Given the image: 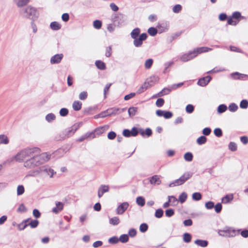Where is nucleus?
<instances>
[{"instance_id":"nucleus-1","label":"nucleus","mask_w":248,"mask_h":248,"mask_svg":"<svg viewBox=\"0 0 248 248\" xmlns=\"http://www.w3.org/2000/svg\"><path fill=\"white\" fill-rule=\"evenodd\" d=\"M50 158V155L47 153L41 154L39 148H34L31 155L24 162V166L27 168H33L45 163Z\"/></svg>"},{"instance_id":"nucleus-2","label":"nucleus","mask_w":248,"mask_h":248,"mask_svg":"<svg viewBox=\"0 0 248 248\" xmlns=\"http://www.w3.org/2000/svg\"><path fill=\"white\" fill-rule=\"evenodd\" d=\"M34 150L33 148L26 149L18 153L14 157L16 161L22 162L29 158Z\"/></svg>"},{"instance_id":"nucleus-3","label":"nucleus","mask_w":248,"mask_h":248,"mask_svg":"<svg viewBox=\"0 0 248 248\" xmlns=\"http://www.w3.org/2000/svg\"><path fill=\"white\" fill-rule=\"evenodd\" d=\"M240 231V230H236L232 227H225L222 230H219L218 233L221 236L232 237L239 234Z\"/></svg>"},{"instance_id":"nucleus-4","label":"nucleus","mask_w":248,"mask_h":248,"mask_svg":"<svg viewBox=\"0 0 248 248\" xmlns=\"http://www.w3.org/2000/svg\"><path fill=\"white\" fill-rule=\"evenodd\" d=\"M125 110V108H123L121 110L119 108H111L107 109V110L101 112L98 115L94 116V118L96 119L98 117L104 118L107 116L114 115L120 113L121 112Z\"/></svg>"},{"instance_id":"nucleus-5","label":"nucleus","mask_w":248,"mask_h":248,"mask_svg":"<svg viewBox=\"0 0 248 248\" xmlns=\"http://www.w3.org/2000/svg\"><path fill=\"white\" fill-rule=\"evenodd\" d=\"M35 175L43 173L45 176H48L52 178L54 174V170L47 166H42L34 171Z\"/></svg>"},{"instance_id":"nucleus-6","label":"nucleus","mask_w":248,"mask_h":248,"mask_svg":"<svg viewBox=\"0 0 248 248\" xmlns=\"http://www.w3.org/2000/svg\"><path fill=\"white\" fill-rule=\"evenodd\" d=\"M23 16L31 19H34L37 17L38 13L36 10L32 7L28 6L23 12Z\"/></svg>"},{"instance_id":"nucleus-7","label":"nucleus","mask_w":248,"mask_h":248,"mask_svg":"<svg viewBox=\"0 0 248 248\" xmlns=\"http://www.w3.org/2000/svg\"><path fill=\"white\" fill-rule=\"evenodd\" d=\"M159 78L156 76H152L148 78L146 82L139 89L138 92L141 93L146 90L148 88L153 86L155 83L157 82Z\"/></svg>"},{"instance_id":"nucleus-8","label":"nucleus","mask_w":248,"mask_h":248,"mask_svg":"<svg viewBox=\"0 0 248 248\" xmlns=\"http://www.w3.org/2000/svg\"><path fill=\"white\" fill-rule=\"evenodd\" d=\"M191 177V174L189 172L185 173L179 179L169 184L170 187H173L177 186H180L183 184L186 181Z\"/></svg>"},{"instance_id":"nucleus-9","label":"nucleus","mask_w":248,"mask_h":248,"mask_svg":"<svg viewBox=\"0 0 248 248\" xmlns=\"http://www.w3.org/2000/svg\"><path fill=\"white\" fill-rule=\"evenodd\" d=\"M147 35L145 33L141 34L139 37H137L136 39H134L133 44L136 47L140 46L143 43V41L147 39Z\"/></svg>"},{"instance_id":"nucleus-10","label":"nucleus","mask_w":248,"mask_h":248,"mask_svg":"<svg viewBox=\"0 0 248 248\" xmlns=\"http://www.w3.org/2000/svg\"><path fill=\"white\" fill-rule=\"evenodd\" d=\"M129 206L127 202H124L121 203L117 208L116 213L118 215L123 214Z\"/></svg>"},{"instance_id":"nucleus-11","label":"nucleus","mask_w":248,"mask_h":248,"mask_svg":"<svg viewBox=\"0 0 248 248\" xmlns=\"http://www.w3.org/2000/svg\"><path fill=\"white\" fill-rule=\"evenodd\" d=\"M156 114L159 117L163 116L165 119H169L172 116V113L171 112L160 109L156 111Z\"/></svg>"},{"instance_id":"nucleus-12","label":"nucleus","mask_w":248,"mask_h":248,"mask_svg":"<svg viewBox=\"0 0 248 248\" xmlns=\"http://www.w3.org/2000/svg\"><path fill=\"white\" fill-rule=\"evenodd\" d=\"M197 56V54H195L194 53V51L192 52H190L187 54H185L181 56L180 58L182 62H187L193 58Z\"/></svg>"},{"instance_id":"nucleus-13","label":"nucleus","mask_w":248,"mask_h":248,"mask_svg":"<svg viewBox=\"0 0 248 248\" xmlns=\"http://www.w3.org/2000/svg\"><path fill=\"white\" fill-rule=\"evenodd\" d=\"M63 58L62 54H58L52 56L50 59V63L51 64L59 63L61 62Z\"/></svg>"},{"instance_id":"nucleus-14","label":"nucleus","mask_w":248,"mask_h":248,"mask_svg":"<svg viewBox=\"0 0 248 248\" xmlns=\"http://www.w3.org/2000/svg\"><path fill=\"white\" fill-rule=\"evenodd\" d=\"M95 138V135L94 134V132H88L86 133L85 135L82 136L81 137H80L77 140L78 141H82L83 140L87 139H94Z\"/></svg>"},{"instance_id":"nucleus-15","label":"nucleus","mask_w":248,"mask_h":248,"mask_svg":"<svg viewBox=\"0 0 248 248\" xmlns=\"http://www.w3.org/2000/svg\"><path fill=\"white\" fill-rule=\"evenodd\" d=\"M56 206L54 207L52 211L54 213L57 214L61 211L63 208V204L60 202H56Z\"/></svg>"},{"instance_id":"nucleus-16","label":"nucleus","mask_w":248,"mask_h":248,"mask_svg":"<svg viewBox=\"0 0 248 248\" xmlns=\"http://www.w3.org/2000/svg\"><path fill=\"white\" fill-rule=\"evenodd\" d=\"M109 128V126L108 125H105L96 128L94 131V133H96V134L99 135L103 133L105 131L107 130Z\"/></svg>"},{"instance_id":"nucleus-17","label":"nucleus","mask_w":248,"mask_h":248,"mask_svg":"<svg viewBox=\"0 0 248 248\" xmlns=\"http://www.w3.org/2000/svg\"><path fill=\"white\" fill-rule=\"evenodd\" d=\"M109 186L106 185H102L99 188L98 191V196L99 198L101 197L104 193L108 192Z\"/></svg>"},{"instance_id":"nucleus-18","label":"nucleus","mask_w":248,"mask_h":248,"mask_svg":"<svg viewBox=\"0 0 248 248\" xmlns=\"http://www.w3.org/2000/svg\"><path fill=\"white\" fill-rule=\"evenodd\" d=\"M231 76L234 79H239L244 80L248 78V75L246 74H240L238 72L232 73Z\"/></svg>"},{"instance_id":"nucleus-19","label":"nucleus","mask_w":248,"mask_h":248,"mask_svg":"<svg viewBox=\"0 0 248 248\" xmlns=\"http://www.w3.org/2000/svg\"><path fill=\"white\" fill-rule=\"evenodd\" d=\"M211 79V77L206 76L205 78L200 79L198 82V84L201 86H205L208 83Z\"/></svg>"},{"instance_id":"nucleus-20","label":"nucleus","mask_w":248,"mask_h":248,"mask_svg":"<svg viewBox=\"0 0 248 248\" xmlns=\"http://www.w3.org/2000/svg\"><path fill=\"white\" fill-rule=\"evenodd\" d=\"M161 182L159 176L156 175H154L150 178V182L152 185H159Z\"/></svg>"},{"instance_id":"nucleus-21","label":"nucleus","mask_w":248,"mask_h":248,"mask_svg":"<svg viewBox=\"0 0 248 248\" xmlns=\"http://www.w3.org/2000/svg\"><path fill=\"white\" fill-rule=\"evenodd\" d=\"M211 50H212L211 48L208 47H201L194 50V53H195V54H197V55L198 54H200L203 52H206Z\"/></svg>"},{"instance_id":"nucleus-22","label":"nucleus","mask_w":248,"mask_h":248,"mask_svg":"<svg viewBox=\"0 0 248 248\" xmlns=\"http://www.w3.org/2000/svg\"><path fill=\"white\" fill-rule=\"evenodd\" d=\"M9 142L8 137L4 134L0 135V144H7Z\"/></svg>"},{"instance_id":"nucleus-23","label":"nucleus","mask_w":248,"mask_h":248,"mask_svg":"<svg viewBox=\"0 0 248 248\" xmlns=\"http://www.w3.org/2000/svg\"><path fill=\"white\" fill-rule=\"evenodd\" d=\"M140 31V29L138 28L133 30L130 33L131 38L133 39H136V38L139 35Z\"/></svg>"},{"instance_id":"nucleus-24","label":"nucleus","mask_w":248,"mask_h":248,"mask_svg":"<svg viewBox=\"0 0 248 248\" xmlns=\"http://www.w3.org/2000/svg\"><path fill=\"white\" fill-rule=\"evenodd\" d=\"M233 199V194H229L224 196L222 199V202L224 203H227L232 201Z\"/></svg>"},{"instance_id":"nucleus-25","label":"nucleus","mask_w":248,"mask_h":248,"mask_svg":"<svg viewBox=\"0 0 248 248\" xmlns=\"http://www.w3.org/2000/svg\"><path fill=\"white\" fill-rule=\"evenodd\" d=\"M82 106V103L79 101H75L73 102L72 107L73 109L76 111L79 110Z\"/></svg>"},{"instance_id":"nucleus-26","label":"nucleus","mask_w":248,"mask_h":248,"mask_svg":"<svg viewBox=\"0 0 248 248\" xmlns=\"http://www.w3.org/2000/svg\"><path fill=\"white\" fill-rule=\"evenodd\" d=\"M195 244L202 247H206L208 245V242L206 240L197 239L195 241Z\"/></svg>"},{"instance_id":"nucleus-27","label":"nucleus","mask_w":248,"mask_h":248,"mask_svg":"<svg viewBox=\"0 0 248 248\" xmlns=\"http://www.w3.org/2000/svg\"><path fill=\"white\" fill-rule=\"evenodd\" d=\"M50 27L53 30H58L61 28V26L58 22L54 21L50 23Z\"/></svg>"},{"instance_id":"nucleus-28","label":"nucleus","mask_w":248,"mask_h":248,"mask_svg":"<svg viewBox=\"0 0 248 248\" xmlns=\"http://www.w3.org/2000/svg\"><path fill=\"white\" fill-rule=\"evenodd\" d=\"M30 0H15V2L18 7H22L27 4Z\"/></svg>"},{"instance_id":"nucleus-29","label":"nucleus","mask_w":248,"mask_h":248,"mask_svg":"<svg viewBox=\"0 0 248 248\" xmlns=\"http://www.w3.org/2000/svg\"><path fill=\"white\" fill-rule=\"evenodd\" d=\"M169 202H170L171 205L175 206L178 203V200L173 196H168Z\"/></svg>"},{"instance_id":"nucleus-30","label":"nucleus","mask_w":248,"mask_h":248,"mask_svg":"<svg viewBox=\"0 0 248 248\" xmlns=\"http://www.w3.org/2000/svg\"><path fill=\"white\" fill-rule=\"evenodd\" d=\"M30 220V218L27 219L23 221H22V223L19 224L18 225V228L20 230H24L27 226H28V224L27 222H28Z\"/></svg>"},{"instance_id":"nucleus-31","label":"nucleus","mask_w":248,"mask_h":248,"mask_svg":"<svg viewBox=\"0 0 248 248\" xmlns=\"http://www.w3.org/2000/svg\"><path fill=\"white\" fill-rule=\"evenodd\" d=\"M27 223L28 224V225L31 226V228H34L38 226L39 221L36 219L31 220L30 219L29 221L27 222Z\"/></svg>"},{"instance_id":"nucleus-32","label":"nucleus","mask_w":248,"mask_h":248,"mask_svg":"<svg viewBox=\"0 0 248 248\" xmlns=\"http://www.w3.org/2000/svg\"><path fill=\"white\" fill-rule=\"evenodd\" d=\"M191 235L187 232H186L183 234V240L186 243H189L191 240Z\"/></svg>"},{"instance_id":"nucleus-33","label":"nucleus","mask_w":248,"mask_h":248,"mask_svg":"<svg viewBox=\"0 0 248 248\" xmlns=\"http://www.w3.org/2000/svg\"><path fill=\"white\" fill-rule=\"evenodd\" d=\"M95 65L100 70H104L106 68L105 64L101 61H96Z\"/></svg>"},{"instance_id":"nucleus-34","label":"nucleus","mask_w":248,"mask_h":248,"mask_svg":"<svg viewBox=\"0 0 248 248\" xmlns=\"http://www.w3.org/2000/svg\"><path fill=\"white\" fill-rule=\"evenodd\" d=\"M120 223L119 218L115 217L109 219V223L113 225H118Z\"/></svg>"},{"instance_id":"nucleus-35","label":"nucleus","mask_w":248,"mask_h":248,"mask_svg":"<svg viewBox=\"0 0 248 248\" xmlns=\"http://www.w3.org/2000/svg\"><path fill=\"white\" fill-rule=\"evenodd\" d=\"M138 108L136 107H131L128 109V114L130 116L132 117L134 116L137 111Z\"/></svg>"},{"instance_id":"nucleus-36","label":"nucleus","mask_w":248,"mask_h":248,"mask_svg":"<svg viewBox=\"0 0 248 248\" xmlns=\"http://www.w3.org/2000/svg\"><path fill=\"white\" fill-rule=\"evenodd\" d=\"M136 202L139 205L143 206L145 204V200L142 197H138L136 199Z\"/></svg>"},{"instance_id":"nucleus-37","label":"nucleus","mask_w":248,"mask_h":248,"mask_svg":"<svg viewBox=\"0 0 248 248\" xmlns=\"http://www.w3.org/2000/svg\"><path fill=\"white\" fill-rule=\"evenodd\" d=\"M172 89H171V87L170 88H164L163 89L160 93H158V95L159 96H161L164 94H168Z\"/></svg>"},{"instance_id":"nucleus-38","label":"nucleus","mask_w":248,"mask_h":248,"mask_svg":"<svg viewBox=\"0 0 248 248\" xmlns=\"http://www.w3.org/2000/svg\"><path fill=\"white\" fill-rule=\"evenodd\" d=\"M25 192L24 187L22 185H19L17 187V195L18 196L22 195Z\"/></svg>"},{"instance_id":"nucleus-39","label":"nucleus","mask_w":248,"mask_h":248,"mask_svg":"<svg viewBox=\"0 0 248 248\" xmlns=\"http://www.w3.org/2000/svg\"><path fill=\"white\" fill-rule=\"evenodd\" d=\"M187 199V194L185 192H183L179 197V201L181 203L184 202Z\"/></svg>"},{"instance_id":"nucleus-40","label":"nucleus","mask_w":248,"mask_h":248,"mask_svg":"<svg viewBox=\"0 0 248 248\" xmlns=\"http://www.w3.org/2000/svg\"><path fill=\"white\" fill-rule=\"evenodd\" d=\"M206 141V138L203 136H201L197 140V142L198 144L201 145L204 144Z\"/></svg>"},{"instance_id":"nucleus-41","label":"nucleus","mask_w":248,"mask_h":248,"mask_svg":"<svg viewBox=\"0 0 248 248\" xmlns=\"http://www.w3.org/2000/svg\"><path fill=\"white\" fill-rule=\"evenodd\" d=\"M128 239L129 237L128 235L122 234L120 236L119 240L122 243H126L128 241Z\"/></svg>"},{"instance_id":"nucleus-42","label":"nucleus","mask_w":248,"mask_h":248,"mask_svg":"<svg viewBox=\"0 0 248 248\" xmlns=\"http://www.w3.org/2000/svg\"><path fill=\"white\" fill-rule=\"evenodd\" d=\"M184 158L187 161H191L193 159V155L191 153L187 152L185 154Z\"/></svg>"},{"instance_id":"nucleus-43","label":"nucleus","mask_w":248,"mask_h":248,"mask_svg":"<svg viewBox=\"0 0 248 248\" xmlns=\"http://www.w3.org/2000/svg\"><path fill=\"white\" fill-rule=\"evenodd\" d=\"M93 26L94 28L96 29H99L101 28L102 26V22L100 20H96L94 21L93 23Z\"/></svg>"},{"instance_id":"nucleus-44","label":"nucleus","mask_w":248,"mask_h":248,"mask_svg":"<svg viewBox=\"0 0 248 248\" xmlns=\"http://www.w3.org/2000/svg\"><path fill=\"white\" fill-rule=\"evenodd\" d=\"M202 198V195L199 192H195L192 194V199L195 201H199Z\"/></svg>"},{"instance_id":"nucleus-45","label":"nucleus","mask_w":248,"mask_h":248,"mask_svg":"<svg viewBox=\"0 0 248 248\" xmlns=\"http://www.w3.org/2000/svg\"><path fill=\"white\" fill-rule=\"evenodd\" d=\"M163 214V211L161 209H158L155 211V217L157 218H160L162 217Z\"/></svg>"},{"instance_id":"nucleus-46","label":"nucleus","mask_w":248,"mask_h":248,"mask_svg":"<svg viewBox=\"0 0 248 248\" xmlns=\"http://www.w3.org/2000/svg\"><path fill=\"white\" fill-rule=\"evenodd\" d=\"M148 32L150 35L154 36L157 33V30L154 27H151L148 29Z\"/></svg>"},{"instance_id":"nucleus-47","label":"nucleus","mask_w":248,"mask_h":248,"mask_svg":"<svg viewBox=\"0 0 248 248\" xmlns=\"http://www.w3.org/2000/svg\"><path fill=\"white\" fill-rule=\"evenodd\" d=\"M153 61L151 59H149L145 61V67L146 69L150 68L153 64Z\"/></svg>"},{"instance_id":"nucleus-48","label":"nucleus","mask_w":248,"mask_h":248,"mask_svg":"<svg viewBox=\"0 0 248 248\" xmlns=\"http://www.w3.org/2000/svg\"><path fill=\"white\" fill-rule=\"evenodd\" d=\"M227 109V107L225 105H220L218 107L217 111L218 113H223Z\"/></svg>"},{"instance_id":"nucleus-49","label":"nucleus","mask_w":248,"mask_h":248,"mask_svg":"<svg viewBox=\"0 0 248 248\" xmlns=\"http://www.w3.org/2000/svg\"><path fill=\"white\" fill-rule=\"evenodd\" d=\"M229 149L232 151H235L237 150V145L235 143L231 142L229 145Z\"/></svg>"},{"instance_id":"nucleus-50","label":"nucleus","mask_w":248,"mask_h":248,"mask_svg":"<svg viewBox=\"0 0 248 248\" xmlns=\"http://www.w3.org/2000/svg\"><path fill=\"white\" fill-rule=\"evenodd\" d=\"M55 119V116L53 113H49L46 117V119L47 122H51Z\"/></svg>"},{"instance_id":"nucleus-51","label":"nucleus","mask_w":248,"mask_h":248,"mask_svg":"<svg viewBox=\"0 0 248 248\" xmlns=\"http://www.w3.org/2000/svg\"><path fill=\"white\" fill-rule=\"evenodd\" d=\"M148 229V225L146 223H142L140 225V230L142 232H145Z\"/></svg>"},{"instance_id":"nucleus-52","label":"nucleus","mask_w":248,"mask_h":248,"mask_svg":"<svg viewBox=\"0 0 248 248\" xmlns=\"http://www.w3.org/2000/svg\"><path fill=\"white\" fill-rule=\"evenodd\" d=\"M240 107L242 108H246L248 107V101L247 100H243L240 102Z\"/></svg>"},{"instance_id":"nucleus-53","label":"nucleus","mask_w":248,"mask_h":248,"mask_svg":"<svg viewBox=\"0 0 248 248\" xmlns=\"http://www.w3.org/2000/svg\"><path fill=\"white\" fill-rule=\"evenodd\" d=\"M164 104V100L163 98H158L155 103V104L157 107H162Z\"/></svg>"},{"instance_id":"nucleus-54","label":"nucleus","mask_w":248,"mask_h":248,"mask_svg":"<svg viewBox=\"0 0 248 248\" xmlns=\"http://www.w3.org/2000/svg\"><path fill=\"white\" fill-rule=\"evenodd\" d=\"M214 133L215 135L217 137H221L222 135V131H221V129H220L219 128H217L215 129V130L214 131Z\"/></svg>"},{"instance_id":"nucleus-55","label":"nucleus","mask_w":248,"mask_h":248,"mask_svg":"<svg viewBox=\"0 0 248 248\" xmlns=\"http://www.w3.org/2000/svg\"><path fill=\"white\" fill-rule=\"evenodd\" d=\"M182 9V6L180 4H177L173 7V12L175 13H179Z\"/></svg>"},{"instance_id":"nucleus-56","label":"nucleus","mask_w":248,"mask_h":248,"mask_svg":"<svg viewBox=\"0 0 248 248\" xmlns=\"http://www.w3.org/2000/svg\"><path fill=\"white\" fill-rule=\"evenodd\" d=\"M238 108V107L234 103L231 104L229 106V109L230 111L234 112Z\"/></svg>"},{"instance_id":"nucleus-57","label":"nucleus","mask_w":248,"mask_h":248,"mask_svg":"<svg viewBox=\"0 0 248 248\" xmlns=\"http://www.w3.org/2000/svg\"><path fill=\"white\" fill-rule=\"evenodd\" d=\"M186 110L188 113H192L194 110L193 106L191 104L187 105L186 108Z\"/></svg>"},{"instance_id":"nucleus-58","label":"nucleus","mask_w":248,"mask_h":248,"mask_svg":"<svg viewBox=\"0 0 248 248\" xmlns=\"http://www.w3.org/2000/svg\"><path fill=\"white\" fill-rule=\"evenodd\" d=\"M174 211L172 209H167L165 211V214L167 217H170L174 215Z\"/></svg>"},{"instance_id":"nucleus-59","label":"nucleus","mask_w":248,"mask_h":248,"mask_svg":"<svg viewBox=\"0 0 248 248\" xmlns=\"http://www.w3.org/2000/svg\"><path fill=\"white\" fill-rule=\"evenodd\" d=\"M68 113V110L67 108H62L60 111V114L62 116H65L67 115Z\"/></svg>"},{"instance_id":"nucleus-60","label":"nucleus","mask_w":248,"mask_h":248,"mask_svg":"<svg viewBox=\"0 0 248 248\" xmlns=\"http://www.w3.org/2000/svg\"><path fill=\"white\" fill-rule=\"evenodd\" d=\"M205 207L208 209H211L214 207V203L212 202H208L205 204Z\"/></svg>"},{"instance_id":"nucleus-61","label":"nucleus","mask_w":248,"mask_h":248,"mask_svg":"<svg viewBox=\"0 0 248 248\" xmlns=\"http://www.w3.org/2000/svg\"><path fill=\"white\" fill-rule=\"evenodd\" d=\"M87 97V93L86 92H82L79 95V98L82 100H84L86 99Z\"/></svg>"},{"instance_id":"nucleus-62","label":"nucleus","mask_w":248,"mask_h":248,"mask_svg":"<svg viewBox=\"0 0 248 248\" xmlns=\"http://www.w3.org/2000/svg\"><path fill=\"white\" fill-rule=\"evenodd\" d=\"M118 241H119V239L118 238V237H115V236L112 237L108 239L109 243H111V244L117 243L118 242Z\"/></svg>"},{"instance_id":"nucleus-63","label":"nucleus","mask_w":248,"mask_h":248,"mask_svg":"<svg viewBox=\"0 0 248 248\" xmlns=\"http://www.w3.org/2000/svg\"><path fill=\"white\" fill-rule=\"evenodd\" d=\"M116 134L114 132L111 131L108 133V138L109 140H113L115 138Z\"/></svg>"},{"instance_id":"nucleus-64","label":"nucleus","mask_w":248,"mask_h":248,"mask_svg":"<svg viewBox=\"0 0 248 248\" xmlns=\"http://www.w3.org/2000/svg\"><path fill=\"white\" fill-rule=\"evenodd\" d=\"M222 209L221 203H218L215 206V210L217 213H219Z\"/></svg>"}]
</instances>
